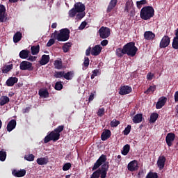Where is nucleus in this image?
Segmentation results:
<instances>
[{
  "mask_svg": "<svg viewBox=\"0 0 178 178\" xmlns=\"http://www.w3.org/2000/svg\"><path fill=\"white\" fill-rule=\"evenodd\" d=\"M100 172H102L101 178H106V175L108 173V170H109V162L104 163L101 168H99Z\"/></svg>",
  "mask_w": 178,
  "mask_h": 178,
  "instance_id": "nucleus-9",
  "label": "nucleus"
},
{
  "mask_svg": "<svg viewBox=\"0 0 178 178\" xmlns=\"http://www.w3.org/2000/svg\"><path fill=\"white\" fill-rule=\"evenodd\" d=\"M54 88L57 91H60V90H62V88H63V85L62 84V82L61 81H57L55 84Z\"/></svg>",
  "mask_w": 178,
  "mask_h": 178,
  "instance_id": "nucleus-43",
  "label": "nucleus"
},
{
  "mask_svg": "<svg viewBox=\"0 0 178 178\" xmlns=\"http://www.w3.org/2000/svg\"><path fill=\"white\" fill-rule=\"evenodd\" d=\"M77 13H79L77 12L76 8H74L69 11V16H70V17H74V16H76V15H77Z\"/></svg>",
  "mask_w": 178,
  "mask_h": 178,
  "instance_id": "nucleus-48",
  "label": "nucleus"
},
{
  "mask_svg": "<svg viewBox=\"0 0 178 178\" xmlns=\"http://www.w3.org/2000/svg\"><path fill=\"white\" fill-rule=\"evenodd\" d=\"M36 162L38 163V165H47V163H48V162H49V160L48 159V157H40V158H38L37 160H36Z\"/></svg>",
  "mask_w": 178,
  "mask_h": 178,
  "instance_id": "nucleus-26",
  "label": "nucleus"
},
{
  "mask_svg": "<svg viewBox=\"0 0 178 178\" xmlns=\"http://www.w3.org/2000/svg\"><path fill=\"white\" fill-rule=\"evenodd\" d=\"M5 13H6V8L3 4H0V22L3 23L5 22Z\"/></svg>",
  "mask_w": 178,
  "mask_h": 178,
  "instance_id": "nucleus-17",
  "label": "nucleus"
},
{
  "mask_svg": "<svg viewBox=\"0 0 178 178\" xmlns=\"http://www.w3.org/2000/svg\"><path fill=\"white\" fill-rule=\"evenodd\" d=\"M94 100V93H91V95L89 96L88 101L89 102H91V101Z\"/></svg>",
  "mask_w": 178,
  "mask_h": 178,
  "instance_id": "nucleus-64",
  "label": "nucleus"
},
{
  "mask_svg": "<svg viewBox=\"0 0 178 178\" xmlns=\"http://www.w3.org/2000/svg\"><path fill=\"white\" fill-rule=\"evenodd\" d=\"M154 15H155V10L152 6H145L140 10V17L143 20H149L154 17Z\"/></svg>",
  "mask_w": 178,
  "mask_h": 178,
  "instance_id": "nucleus-4",
  "label": "nucleus"
},
{
  "mask_svg": "<svg viewBox=\"0 0 178 178\" xmlns=\"http://www.w3.org/2000/svg\"><path fill=\"white\" fill-rule=\"evenodd\" d=\"M166 162V157L165 156H160L157 161V165L160 170H162L165 168V163Z\"/></svg>",
  "mask_w": 178,
  "mask_h": 178,
  "instance_id": "nucleus-14",
  "label": "nucleus"
},
{
  "mask_svg": "<svg viewBox=\"0 0 178 178\" xmlns=\"http://www.w3.org/2000/svg\"><path fill=\"white\" fill-rule=\"evenodd\" d=\"M166 101H168V99L165 97H162L160 99H159V101L156 104V109H162V108L165 106Z\"/></svg>",
  "mask_w": 178,
  "mask_h": 178,
  "instance_id": "nucleus-15",
  "label": "nucleus"
},
{
  "mask_svg": "<svg viewBox=\"0 0 178 178\" xmlns=\"http://www.w3.org/2000/svg\"><path fill=\"white\" fill-rule=\"evenodd\" d=\"M85 15L83 13H79L76 15L77 19H79V20H81V19H83V17H84Z\"/></svg>",
  "mask_w": 178,
  "mask_h": 178,
  "instance_id": "nucleus-62",
  "label": "nucleus"
},
{
  "mask_svg": "<svg viewBox=\"0 0 178 178\" xmlns=\"http://www.w3.org/2000/svg\"><path fill=\"white\" fill-rule=\"evenodd\" d=\"M104 113H105V108H99L97 111V115H99V118H102V116H104Z\"/></svg>",
  "mask_w": 178,
  "mask_h": 178,
  "instance_id": "nucleus-54",
  "label": "nucleus"
},
{
  "mask_svg": "<svg viewBox=\"0 0 178 178\" xmlns=\"http://www.w3.org/2000/svg\"><path fill=\"white\" fill-rule=\"evenodd\" d=\"M86 26H87V22H83L79 27V30H84L86 29Z\"/></svg>",
  "mask_w": 178,
  "mask_h": 178,
  "instance_id": "nucleus-56",
  "label": "nucleus"
},
{
  "mask_svg": "<svg viewBox=\"0 0 178 178\" xmlns=\"http://www.w3.org/2000/svg\"><path fill=\"white\" fill-rule=\"evenodd\" d=\"M71 168H72V164L70 163H66L64 164L63 167V170H64V172H66L69 170V169H70Z\"/></svg>",
  "mask_w": 178,
  "mask_h": 178,
  "instance_id": "nucleus-52",
  "label": "nucleus"
},
{
  "mask_svg": "<svg viewBox=\"0 0 178 178\" xmlns=\"http://www.w3.org/2000/svg\"><path fill=\"white\" fill-rule=\"evenodd\" d=\"M83 66L86 67V69L90 66V58L88 57L84 58Z\"/></svg>",
  "mask_w": 178,
  "mask_h": 178,
  "instance_id": "nucleus-53",
  "label": "nucleus"
},
{
  "mask_svg": "<svg viewBox=\"0 0 178 178\" xmlns=\"http://www.w3.org/2000/svg\"><path fill=\"white\" fill-rule=\"evenodd\" d=\"M91 51H92L91 47H89L86 49V56H90V54H91Z\"/></svg>",
  "mask_w": 178,
  "mask_h": 178,
  "instance_id": "nucleus-59",
  "label": "nucleus"
},
{
  "mask_svg": "<svg viewBox=\"0 0 178 178\" xmlns=\"http://www.w3.org/2000/svg\"><path fill=\"white\" fill-rule=\"evenodd\" d=\"M29 54H30V51L22 50L19 52V58H21V59H27V58H29Z\"/></svg>",
  "mask_w": 178,
  "mask_h": 178,
  "instance_id": "nucleus-31",
  "label": "nucleus"
},
{
  "mask_svg": "<svg viewBox=\"0 0 178 178\" xmlns=\"http://www.w3.org/2000/svg\"><path fill=\"white\" fill-rule=\"evenodd\" d=\"M12 175L15 177H23L26 176V170H13L12 172Z\"/></svg>",
  "mask_w": 178,
  "mask_h": 178,
  "instance_id": "nucleus-18",
  "label": "nucleus"
},
{
  "mask_svg": "<svg viewBox=\"0 0 178 178\" xmlns=\"http://www.w3.org/2000/svg\"><path fill=\"white\" fill-rule=\"evenodd\" d=\"M118 5V0H111L107 7L106 13H110L113 8Z\"/></svg>",
  "mask_w": 178,
  "mask_h": 178,
  "instance_id": "nucleus-20",
  "label": "nucleus"
},
{
  "mask_svg": "<svg viewBox=\"0 0 178 178\" xmlns=\"http://www.w3.org/2000/svg\"><path fill=\"white\" fill-rule=\"evenodd\" d=\"M106 155L102 154L99 158L97 160V161L95 163L92 170H97V169H99V168L102 165V163H105L106 162Z\"/></svg>",
  "mask_w": 178,
  "mask_h": 178,
  "instance_id": "nucleus-7",
  "label": "nucleus"
},
{
  "mask_svg": "<svg viewBox=\"0 0 178 178\" xmlns=\"http://www.w3.org/2000/svg\"><path fill=\"white\" fill-rule=\"evenodd\" d=\"M98 33H99L100 38L105 40V39L108 38V37H109V35H111V29H109L108 27H105V26H102L99 29Z\"/></svg>",
  "mask_w": 178,
  "mask_h": 178,
  "instance_id": "nucleus-6",
  "label": "nucleus"
},
{
  "mask_svg": "<svg viewBox=\"0 0 178 178\" xmlns=\"http://www.w3.org/2000/svg\"><path fill=\"white\" fill-rule=\"evenodd\" d=\"M9 101H10V99L8 96H1L0 97V106H3V105H6V104H9Z\"/></svg>",
  "mask_w": 178,
  "mask_h": 178,
  "instance_id": "nucleus-29",
  "label": "nucleus"
},
{
  "mask_svg": "<svg viewBox=\"0 0 178 178\" xmlns=\"http://www.w3.org/2000/svg\"><path fill=\"white\" fill-rule=\"evenodd\" d=\"M55 38L50 39L47 44V47H52V45H54L55 44Z\"/></svg>",
  "mask_w": 178,
  "mask_h": 178,
  "instance_id": "nucleus-55",
  "label": "nucleus"
},
{
  "mask_svg": "<svg viewBox=\"0 0 178 178\" xmlns=\"http://www.w3.org/2000/svg\"><path fill=\"white\" fill-rule=\"evenodd\" d=\"M127 169L129 172H136V170H138V162L136 160L131 161L127 165Z\"/></svg>",
  "mask_w": 178,
  "mask_h": 178,
  "instance_id": "nucleus-12",
  "label": "nucleus"
},
{
  "mask_svg": "<svg viewBox=\"0 0 178 178\" xmlns=\"http://www.w3.org/2000/svg\"><path fill=\"white\" fill-rule=\"evenodd\" d=\"M54 67L55 69H58V70L62 69L63 67L62 60H56L54 61Z\"/></svg>",
  "mask_w": 178,
  "mask_h": 178,
  "instance_id": "nucleus-37",
  "label": "nucleus"
},
{
  "mask_svg": "<svg viewBox=\"0 0 178 178\" xmlns=\"http://www.w3.org/2000/svg\"><path fill=\"white\" fill-rule=\"evenodd\" d=\"M92 73L96 76H98V73H99V70H94Z\"/></svg>",
  "mask_w": 178,
  "mask_h": 178,
  "instance_id": "nucleus-63",
  "label": "nucleus"
},
{
  "mask_svg": "<svg viewBox=\"0 0 178 178\" xmlns=\"http://www.w3.org/2000/svg\"><path fill=\"white\" fill-rule=\"evenodd\" d=\"M123 47H124V51H125V55H127L128 56H131V58H134V56H136V54L138 51V48L136 47V42H130L127 43Z\"/></svg>",
  "mask_w": 178,
  "mask_h": 178,
  "instance_id": "nucleus-3",
  "label": "nucleus"
},
{
  "mask_svg": "<svg viewBox=\"0 0 178 178\" xmlns=\"http://www.w3.org/2000/svg\"><path fill=\"white\" fill-rule=\"evenodd\" d=\"M51 38L57 39L58 41H67L69 38H70V30L67 28L63 29L59 31V33H58V31H55L51 35Z\"/></svg>",
  "mask_w": 178,
  "mask_h": 178,
  "instance_id": "nucleus-2",
  "label": "nucleus"
},
{
  "mask_svg": "<svg viewBox=\"0 0 178 178\" xmlns=\"http://www.w3.org/2000/svg\"><path fill=\"white\" fill-rule=\"evenodd\" d=\"M101 176H102V172H101V170L97 169L92 174L90 178H99Z\"/></svg>",
  "mask_w": 178,
  "mask_h": 178,
  "instance_id": "nucleus-36",
  "label": "nucleus"
},
{
  "mask_svg": "<svg viewBox=\"0 0 178 178\" xmlns=\"http://www.w3.org/2000/svg\"><path fill=\"white\" fill-rule=\"evenodd\" d=\"M170 44V38L168 35H164L159 44L160 48H166L167 47H169V44Z\"/></svg>",
  "mask_w": 178,
  "mask_h": 178,
  "instance_id": "nucleus-10",
  "label": "nucleus"
},
{
  "mask_svg": "<svg viewBox=\"0 0 178 178\" xmlns=\"http://www.w3.org/2000/svg\"><path fill=\"white\" fill-rule=\"evenodd\" d=\"M130 131H131V125H128L123 131L124 136H129Z\"/></svg>",
  "mask_w": 178,
  "mask_h": 178,
  "instance_id": "nucleus-47",
  "label": "nucleus"
},
{
  "mask_svg": "<svg viewBox=\"0 0 178 178\" xmlns=\"http://www.w3.org/2000/svg\"><path fill=\"white\" fill-rule=\"evenodd\" d=\"M155 90H156V86H151L148 88V89L145 91V94H149V92L154 93V91H155Z\"/></svg>",
  "mask_w": 178,
  "mask_h": 178,
  "instance_id": "nucleus-44",
  "label": "nucleus"
},
{
  "mask_svg": "<svg viewBox=\"0 0 178 178\" xmlns=\"http://www.w3.org/2000/svg\"><path fill=\"white\" fill-rule=\"evenodd\" d=\"M130 152V145L127 144L123 147V149L121 152V154H122V155H127V154H129V152Z\"/></svg>",
  "mask_w": 178,
  "mask_h": 178,
  "instance_id": "nucleus-35",
  "label": "nucleus"
},
{
  "mask_svg": "<svg viewBox=\"0 0 178 178\" xmlns=\"http://www.w3.org/2000/svg\"><path fill=\"white\" fill-rule=\"evenodd\" d=\"M102 51V48L101 45L97 44L94 47L92 48L91 50V55L93 56H98L99 54H101V51Z\"/></svg>",
  "mask_w": 178,
  "mask_h": 178,
  "instance_id": "nucleus-16",
  "label": "nucleus"
},
{
  "mask_svg": "<svg viewBox=\"0 0 178 178\" xmlns=\"http://www.w3.org/2000/svg\"><path fill=\"white\" fill-rule=\"evenodd\" d=\"M65 76V72H56V74H54V77L56 79H62V77H64Z\"/></svg>",
  "mask_w": 178,
  "mask_h": 178,
  "instance_id": "nucleus-50",
  "label": "nucleus"
},
{
  "mask_svg": "<svg viewBox=\"0 0 178 178\" xmlns=\"http://www.w3.org/2000/svg\"><path fill=\"white\" fill-rule=\"evenodd\" d=\"M11 69H13V64L3 67L2 73H8V72H10Z\"/></svg>",
  "mask_w": 178,
  "mask_h": 178,
  "instance_id": "nucleus-38",
  "label": "nucleus"
},
{
  "mask_svg": "<svg viewBox=\"0 0 178 178\" xmlns=\"http://www.w3.org/2000/svg\"><path fill=\"white\" fill-rule=\"evenodd\" d=\"M74 8H75L78 13H81V12L86 10V6L81 3H76Z\"/></svg>",
  "mask_w": 178,
  "mask_h": 178,
  "instance_id": "nucleus-19",
  "label": "nucleus"
},
{
  "mask_svg": "<svg viewBox=\"0 0 178 178\" xmlns=\"http://www.w3.org/2000/svg\"><path fill=\"white\" fill-rule=\"evenodd\" d=\"M39 95L42 98H48V97H49V93L47 89H40Z\"/></svg>",
  "mask_w": 178,
  "mask_h": 178,
  "instance_id": "nucleus-32",
  "label": "nucleus"
},
{
  "mask_svg": "<svg viewBox=\"0 0 178 178\" xmlns=\"http://www.w3.org/2000/svg\"><path fill=\"white\" fill-rule=\"evenodd\" d=\"M111 130H109V129L105 130V131L102 132V134L101 135L102 140L106 141V140H108V138H109L111 137Z\"/></svg>",
  "mask_w": 178,
  "mask_h": 178,
  "instance_id": "nucleus-25",
  "label": "nucleus"
},
{
  "mask_svg": "<svg viewBox=\"0 0 178 178\" xmlns=\"http://www.w3.org/2000/svg\"><path fill=\"white\" fill-rule=\"evenodd\" d=\"M65 129L64 125H59L57 128H56L54 131L50 132L47 136H45L44 143V144H47L49 141H58L59 138H60V133H62L63 130Z\"/></svg>",
  "mask_w": 178,
  "mask_h": 178,
  "instance_id": "nucleus-1",
  "label": "nucleus"
},
{
  "mask_svg": "<svg viewBox=\"0 0 178 178\" xmlns=\"http://www.w3.org/2000/svg\"><path fill=\"white\" fill-rule=\"evenodd\" d=\"M23 37V35L22 34V32L17 31L16 33L13 35V42L15 44H17V42H19L22 40V38Z\"/></svg>",
  "mask_w": 178,
  "mask_h": 178,
  "instance_id": "nucleus-27",
  "label": "nucleus"
},
{
  "mask_svg": "<svg viewBox=\"0 0 178 178\" xmlns=\"http://www.w3.org/2000/svg\"><path fill=\"white\" fill-rule=\"evenodd\" d=\"M6 159V152L0 151V161L3 162Z\"/></svg>",
  "mask_w": 178,
  "mask_h": 178,
  "instance_id": "nucleus-51",
  "label": "nucleus"
},
{
  "mask_svg": "<svg viewBox=\"0 0 178 178\" xmlns=\"http://www.w3.org/2000/svg\"><path fill=\"white\" fill-rule=\"evenodd\" d=\"M153 77H154V74L151 72H149L147 75V80H149L150 81L151 80H152Z\"/></svg>",
  "mask_w": 178,
  "mask_h": 178,
  "instance_id": "nucleus-58",
  "label": "nucleus"
},
{
  "mask_svg": "<svg viewBox=\"0 0 178 178\" xmlns=\"http://www.w3.org/2000/svg\"><path fill=\"white\" fill-rule=\"evenodd\" d=\"M30 107H26V108L22 109V113H29L30 112Z\"/></svg>",
  "mask_w": 178,
  "mask_h": 178,
  "instance_id": "nucleus-61",
  "label": "nucleus"
},
{
  "mask_svg": "<svg viewBox=\"0 0 178 178\" xmlns=\"http://www.w3.org/2000/svg\"><path fill=\"white\" fill-rule=\"evenodd\" d=\"M19 81V79L16 77H10L6 81V85L8 87H13L16 83Z\"/></svg>",
  "mask_w": 178,
  "mask_h": 178,
  "instance_id": "nucleus-22",
  "label": "nucleus"
},
{
  "mask_svg": "<svg viewBox=\"0 0 178 178\" xmlns=\"http://www.w3.org/2000/svg\"><path fill=\"white\" fill-rule=\"evenodd\" d=\"M73 71H70L65 74L64 72V79H65V80H72L73 79Z\"/></svg>",
  "mask_w": 178,
  "mask_h": 178,
  "instance_id": "nucleus-39",
  "label": "nucleus"
},
{
  "mask_svg": "<svg viewBox=\"0 0 178 178\" xmlns=\"http://www.w3.org/2000/svg\"><path fill=\"white\" fill-rule=\"evenodd\" d=\"M34 158H35V156L33 154H29L24 156V159L29 162H33V161H34Z\"/></svg>",
  "mask_w": 178,
  "mask_h": 178,
  "instance_id": "nucleus-41",
  "label": "nucleus"
},
{
  "mask_svg": "<svg viewBox=\"0 0 178 178\" xmlns=\"http://www.w3.org/2000/svg\"><path fill=\"white\" fill-rule=\"evenodd\" d=\"M115 54L118 58H123V55H126V52L124 51V47L118 48L115 51Z\"/></svg>",
  "mask_w": 178,
  "mask_h": 178,
  "instance_id": "nucleus-30",
  "label": "nucleus"
},
{
  "mask_svg": "<svg viewBox=\"0 0 178 178\" xmlns=\"http://www.w3.org/2000/svg\"><path fill=\"white\" fill-rule=\"evenodd\" d=\"M110 124H111V127H118V126H119V124H120V122L119 120H117L116 119H113L111 122Z\"/></svg>",
  "mask_w": 178,
  "mask_h": 178,
  "instance_id": "nucleus-46",
  "label": "nucleus"
},
{
  "mask_svg": "<svg viewBox=\"0 0 178 178\" xmlns=\"http://www.w3.org/2000/svg\"><path fill=\"white\" fill-rule=\"evenodd\" d=\"M16 120H11L7 124V131H12L14 129H16Z\"/></svg>",
  "mask_w": 178,
  "mask_h": 178,
  "instance_id": "nucleus-21",
  "label": "nucleus"
},
{
  "mask_svg": "<svg viewBox=\"0 0 178 178\" xmlns=\"http://www.w3.org/2000/svg\"><path fill=\"white\" fill-rule=\"evenodd\" d=\"M131 91H133L131 87L129 86H124L120 87L119 94L120 95H127V94H130Z\"/></svg>",
  "mask_w": 178,
  "mask_h": 178,
  "instance_id": "nucleus-13",
  "label": "nucleus"
},
{
  "mask_svg": "<svg viewBox=\"0 0 178 178\" xmlns=\"http://www.w3.org/2000/svg\"><path fill=\"white\" fill-rule=\"evenodd\" d=\"M31 51L32 55H38V54L40 52V45L38 44L36 46H32L31 47Z\"/></svg>",
  "mask_w": 178,
  "mask_h": 178,
  "instance_id": "nucleus-33",
  "label": "nucleus"
},
{
  "mask_svg": "<svg viewBox=\"0 0 178 178\" xmlns=\"http://www.w3.org/2000/svg\"><path fill=\"white\" fill-rule=\"evenodd\" d=\"M72 47V43L71 42H67L63 46V52H69V50Z\"/></svg>",
  "mask_w": 178,
  "mask_h": 178,
  "instance_id": "nucleus-40",
  "label": "nucleus"
},
{
  "mask_svg": "<svg viewBox=\"0 0 178 178\" xmlns=\"http://www.w3.org/2000/svg\"><path fill=\"white\" fill-rule=\"evenodd\" d=\"M144 38L147 41H149L150 40H154L155 38V33L149 31H145L144 33Z\"/></svg>",
  "mask_w": 178,
  "mask_h": 178,
  "instance_id": "nucleus-23",
  "label": "nucleus"
},
{
  "mask_svg": "<svg viewBox=\"0 0 178 178\" xmlns=\"http://www.w3.org/2000/svg\"><path fill=\"white\" fill-rule=\"evenodd\" d=\"M147 3V0H140L136 2V6L138 9H141L143 8V5H145Z\"/></svg>",
  "mask_w": 178,
  "mask_h": 178,
  "instance_id": "nucleus-45",
  "label": "nucleus"
},
{
  "mask_svg": "<svg viewBox=\"0 0 178 178\" xmlns=\"http://www.w3.org/2000/svg\"><path fill=\"white\" fill-rule=\"evenodd\" d=\"M159 117V115L157 113H153L150 115V123H155L156 120H158V118Z\"/></svg>",
  "mask_w": 178,
  "mask_h": 178,
  "instance_id": "nucleus-34",
  "label": "nucleus"
},
{
  "mask_svg": "<svg viewBox=\"0 0 178 178\" xmlns=\"http://www.w3.org/2000/svg\"><path fill=\"white\" fill-rule=\"evenodd\" d=\"M36 59H37L36 56H29L28 57V60H30L31 62H35V60H36Z\"/></svg>",
  "mask_w": 178,
  "mask_h": 178,
  "instance_id": "nucleus-57",
  "label": "nucleus"
},
{
  "mask_svg": "<svg viewBox=\"0 0 178 178\" xmlns=\"http://www.w3.org/2000/svg\"><path fill=\"white\" fill-rule=\"evenodd\" d=\"M49 55H42L39 63L41 65V66H44L49 62Z\"/></svg>",
  "mask_w": 178,
  "mask_h": 178,
  "instance_id": "nucleus-24",
  "label": "nucleus"
},
{
  "mask_svg": "<svg viewBox=\"0 0 178 178\" xmlns=\"http://www.w3.org/2000/svg\"><path fill=\"white\" fill-rule=\"evenodd\" d=\"M108 40H103L101 42V45H102V47H106V45H108Z\"/></svg>",
  "mask_w": 178,
  "mask_h": 178,
  "instance_id": "nucleus-60",
  "label": "nucleus"
},
{
  "mask_svg": "<svg viewBox=\"0 0 178 178\" xmlns=\"http://www.w3.org/2000/svg\"><path fill=\"white\" fill-rule=\"evenodd\" d=\"M158 173L149 172L145 178H158Z\"/></svg>",
  "mask_w": 178,
  "mask_h": 178,
  "instance_id": "nucleus-49",
  "label": "nucleus"
},
{
  "mask_svg": "<svg viewBox=\"0 0 178 178\" xmlns=\"http://www.w3.org/2000/svg\"><path fill=\"white\" fill-rule=\"evenodd\" d=\"M176 138V134L170 132L168 133L165 137V142L168 147H172L173 141Z\"/></svg>",
  "mask_w": 178,
  "mask_h": 178,
  "instance_id": "nucleus-11",
  "label": "nucleus"
},
{
  "mask_svg": "<svg viewBox=\"0 0 178 178\" xmlns=\"http://www.w3.org/2000/svg\"><path fill=\"white\" fill-rule=\"evenodd\" d=\"M124 12L126 13H129L130 17H134V16H136V10L134 8V4H133V2L130 1L126 2Z\"/></svg>",
  "mask_w": 178,
  "mask_h": 178,
  "instance_id": "nucleus-5",
  "label": "nucleus"
},
{
  "mask_svg": "<svg viewBox=\"0 0 178 178\" xmlns=\"http://www.w3.org/2000/svg\"><path fill=\"white\" fill-rule=\"evenodd\" d=\"M20 70H28L31 72L33 70L34 67H33V63L29 61H22L19 65Z\"/></svg>",
  "mask_w": 178,
  "mask_h": 178,
  "instance_id": "nucleus-8",
  "label": "nucleus"
},
{
  "mask_svg": "<svg viewBox=\"0 0 178 178\" xmlns=\"http://www.w3.org/2000/svg\"><path fill=\"white\" fill-rule=\"evenodd\" d=\"M172 48H174V49H178V36H175L173 38Z\"/></svg>",
  "mask_w": 178,
  "mask_h": 178,
  "instance_id": "nucleus-42",
  "label": "nucleus"
},
{
  "mask_svg": "<svg viewBox=\"0 0 178 178\" xmlns=\"http://www.w3.org/2000/svg\"><path fill=\"white\" fill-rule=\"evenodd\" d=\"M132 122L135 124L141 123V122H143V115L141 113L136 114L132 118Z\"/></svg>",
  "mask_w": 178,
  "mask_h": 178,
  "instance_id": "nucleus-28",
  "label": "nucleus"
}]
</instances>
